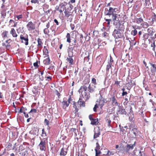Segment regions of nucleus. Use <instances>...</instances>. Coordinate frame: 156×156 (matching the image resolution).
I'll use <instances>...</instances> for the list:
<instances>
[{
	"label": "nucleus",
	"instance_id": "30",
	"mask_svg": "<svg viewBox=\"0 0 156 156\" xmlns=\"http://www.w3.org/2000/svg\"><path fill=\"white\" fill-rule=\"evenodd\" d=\"M133 28L134 29H135L134 27H133ZM137 31L136 29H134V30L131 31V34L132 35L135 36L137 34Z\"/></svg>",
	"mask_w": 156,
	"mask_h": 156
},
{
	"label": "nucleus",
	"instance_id": "62",
	"mask_svg": "<svg viewBox=\"0 0 156 156\" xmlns=\"http://www.w3.org/2000/svg\"><path fill=\"white\" fill-rule=\"evenodd\" d=\"M89 118L91 121L93 119H94L93 118V115H90L89 116Z\"/></svg>",
	"mask_w": 156,
	"mask_h": 156
},
{
	"label": "nucleus",
	"instance_id": "60",
	"mask_svg": "<svg viewBox=\"0 0 156 156\" xmlns=\"http://www.w3.org/2000/svg\"><path fill=\"white\" fill-rule=\"evenodd\" d=\"M24 149L23 147V145H20L19 147V150H20L21 151L23 150Z\"/></svg>",
	"mask_w": 156,
	"mask_h": 156
},
{
	"label": "nucleus",
	"instance_id": "5",
	"mask_svg": "<svg viewBox=\"0 0 156 156\" xmlns=\"http://www.w3.org/2000/svg\"><path fill=\"white\" fill-rule=\"evenodd\" d=\"M118 108L117 110V114L120 115H126V112L125 109L124 108L123 106H121V104L118 106Z\"/></svg>",
	"mask_w": 156,
	"mask_h": 156
},
{
	"label": "nucleus",
	"instance_id": "8",
	"mask_svg": "<svg viewBox=\"0 0 156 156\" xmlns=\"http://www.w3.org/2000/svg\"><path fill=\"white\" fill-rule=\"evenodd\" d=\"M87 92L89 93H92L94 92L95 91V89L96 88V87L94 85L89 84L88 86L87 87Z\"/></svg>",
	"mask_w": 156,
	"mask_h": 156
},
{
	"label": "nucleus",
	"instance_id": "18",
	"mask_svg": "<svg viewBox=\"0 0 156 156\" xmlns=\"http://www.w3.org/2000/svg\"><path fill=\"white\" fill-rule=\"evenodd\" d=\"M116 9L115 8L113 9V8L111 7H110L109 8L108 11L109 12L110 16L113 15V14H115L116 13L115 9Z\"/></svg>",
	"mask_w": 156,
	"mask_h": 156
},
{
	"label": "nucleus",
	"instance_id": "13",
	"mask_svg": "<svg viewBox=\"0 0 156 156\" xmlns=\"http://www.w3.org/2000/svg\"><path fill=\"white\" fill-rule=\"evenodd\" d=\"M126 84L128 86L127 88L129 90H130L133 85H135V81H133L132 80H130L129 81V82Z\"/></svg>",
	"mask_w": 156,
	"mask_h": 156
},
{
	"label": "nucleus",
	"instance_id": "25",
	"mask_svg": "<svg viewBox=\"0 0 156 156\" xmlns=\"http://www.w3.org/2000/svg\"><path fill=\"white\" fill-rule=\"evenodd\" d=\"M6 9H3L1 11V14L2 16L3 17V18H5L6 16Z\"/></svg>",
	"mask_w": 156,
	"mask_h": 156
},
{
	"label": "nucleus",
	"instance_id": "49",
	"mask_svg": "<svg viewBox=\"0 0 156 156\" xmlns=\"http://www.w3.org/2000/svg\"><path fill=\"white\" fill-rule=\"evenodd\" d=\"M150 3V0H145V4L146 6H149Z\"/></svg>",
	"mask_w": 156,
	"mask_h": 156
},
{
	"label": "nucleus",
	"instance_id": "48",
	"mask_svg": "<svg viewBox=\"0 0 156 156\" xmlns=\"http://www.w3.org/2000/svg\"><path fill=\"white\" fill-rule=\"evenodd\" d=\"M71 131L73 132L75 134V135L76 136L77 135L76 134V130L75 128H71Z\"/></svg>",
	"mask_w": 156,
	"mask_h": 156
},
{
	"label": "nucleus",
	"instance_id": "52",
	"mask_svg": "<svg viewBox=\"0 0 156 156\" xmlns=\"http://www.w3.org/2000/svg\"><path fill=\"white\" fill-rule=\"evenodd\" d=\"M32 112H33L34 113H36L37 112V110L34 108L32 109L29 112V113H31Z\"/></svg>",
	"mask_w": 156,
	"mask_h": 156
},
{
	"label": "nucleus",
	"instance_id": "7",
	"mask_svg": "<svg viewBox=\"0 0 156 156\" xmlns=\"http://www.w3.org/2000/svg\"><path fill=\"white\" fill-rule=\"evenodd\" d=\"M105 89L104 88L102 89L100 91V97L99 98L100 104L101 105H103L104 103L105 102L106 100L102 96L101 94H102L105 91Z\"/></svg>",
	"mask_w": 156,
	"mask_h": 156
},
{
	"label": "nucleus",
	"instance_id": "41",
	"mask_svg": "<svg viewBox=\"0 0 156 156\" xmlns=\"http://www.w3.org/2000/svg\"><path fill=\"white\" fill-rule=\"evenodd\" d=\"M48 7L49 6L48 5L46 4H44L43 6V9L44 11V10H46L48 8Z\"/></svg>",
	"mask_w": 156,
	"mask_h": 156
},
{
	"label": "nucleus",
	"instance_id": "46",
	"mask_svg": "<svg viewBox=\"0 0 156 156\" xmlns=\"http://www.w3.org/2000/svg\"><path fill=\"white\" fill-rule=\"evenodd\" d=\"M105 20L106 22H107V24L108 25H109L110 24V22L112 21V20L111 19H106L105 18Z\"/></svg>",
	"mask_w": 156,
	"mask_h": 156
},
{
	"label": "nucleus",
	"instance_id": "39",
	"mask_svg": "<svg viewBox=\"0 0 156 156\" xmlns=\"http://www.w3.org/2000/svg\"><path fill=\"white\" fill-rule=\"evenodd\" d=\"M106 121L107 123H108V126L109 127H110V124L111 122V120L109 119H107Z\"/></svg>",
	"mask_w": 156,
	"mask_h": 156
},
{
	"label": "nucleus",
	"instance_id": "31",
	"mask_svg": "<svg viewBox=\"0 0 156 156\" xmlns=\"http://www.w3.org/2000/svg\"><path fill=\"white\" fill-rule=\"evenodd\" d=\"M8 33V31H5L2 34V35L3 37L5 38L7 37V34Z\"/></svg>",
	"mask_w": 156,
	"mask_h": 156
},
{
	"label": "nucleus",
	"instance_id": "16",
	"mask_svg": "<svg viewBox=\"0 0 156 156\" xmlns=\"http://www.w3.org/2000/svg\"><path fill=\"white\" fill-rule=\"evenodd\" d=\"M62 105L63 108L65 109L69 106V102H68L67 101H65L64 99L63 101L62 102Z\"/></svg>",
	"mask_w": 156,
	"mask_h": 156
},
{
	"label": "nucleus",
	"instance_id": "19",
	"mask_svg": "<svg viewBox=\"0 0 156 156\" xmlns=\"http://www.w3.org/2000/svg\"><path fill=\"white\" fill-rule=\"evenodd\" d=\"M10 33L11 34L13 37H17V34L16 33V31L13 28L11 29V30L10 32Z\"/></svg>",
	"mask_w": 156,
	"mask_h": 156
},
{
	"label": "nucleus",
	"instance_id": "38",
	"mask_svg": "<svg viewBox=\"0 0 156 156\" xmlns=\"http://www.w3.org/2000/svg\"><path fill=\"white\" fill-rule=\"evenodd\" d=\"M64 12L67 18L69 17L71 15L70 14H69V12L66 11V10Z\"/></svg>",
	"mask_w": 156,
	"mask_h": 156
},
{
	"label": "nucleus",
	"instance_id": "6",
	"mask_svg": "<svg viewBox=\"0 0 156 156\" xmlns=\"http://www.w3.org/2000/svg\"><path fill=\"white\" fill-rule=\"evenodd\" d=\"M118 15L116 13L112 15V20L113 22V24L114 26L121 24L120 21L119 20H116Z\"/></svg>",
	"mask_w": 156,
	"mask_h": 156
},
{
	"label": "nucleus",
	"instance_id": "3",
	"mask_svg": "<svg viewBox=\"0 0 156 156\" xmlns=\"http://www.w3.org/2000/svg\"><path fill=\"white\" fill-rule=\"evenodd\" d=\"M20 38L22 43L25 44L26 45H27L28 44L29 39L27 35H23L21 34L20 35Z\"/></svg>",
	"mask_w": 156,
	"mask_h": 156
},
{
	"label": "nucleus",
	"instance_id": "56",
	"mask_svg": "<svg viewBox=\"0 0 156 156\" xmlns=\"http://www.w3.org/2000/svg\"><path fill=\"white\" fill-rule=\"evenodd\" d=\"M42 136H45L46 135V133L44 131V129H42Z\"/></svg>",
	"mask_w": 156,
	"mask_h": 156
},
{
	"label": "nucleus",
	"instance_id": "40",
	"mask_svg": "<svg viewBox=\"0 0 156 156\" xmlns=\"http://www.w3.org/2000/svg\"><path fill=\"white\" fill-rule=\"evenodd\" d=\"M44 33L45 34H48L49 33V31L48 28H45L44 30Z\"/></svg>",
	"mask_w": 156,
	"mask_h": 156
},
{
	"label": "nucleus",
	"instance_id": "4",
	"mask_svg": "<svg viewBox=\"0 0 156 156\" xmlns=\"http://www.w3.org/2000/svg\"><path fill=\"white\" fill-rule=\"evenodd\" d=\"M129 128L131 133H133L134 134L133 137L136 138L138 132L137 126L135 125L131 124L130 126H129Z\"/></svg>",
	"mask_w": 156,
	"mask_h": 156
},
{
	"label": "nucleus",
	"instance_id": "21",
	"mask_svg": "<svg viewBox=\"0 0 156 156\" xmlns=\"http://www.w3.org/2000/svg\"><path fill=\"white\" fill-rule=\"evenodd\" d=\"M50 59L49 57L44 59L43 61V62L44 65H48L50 64Z\"/></svg>",
	"mask_w": 156,
	"mask_h": 156
},
{
	"label": "nucleus",
	"instance_id": "57",
	"mask_svg": "<svg viewBox=\"0 0 156 156\" xmlns=\"http://www.w3.org/2000/svg\"><path fill=\"white\" fill-rule=\"evenodd\" d=\"M70 26L72 30H73L74 29L75 27L74 24L73 23H71L70 24Z\"/></svg>",
	"mask_w": 156,
	"mask_h": 156
},
{
	"label": "nucleus",
	"instance_id": "43",
	"mask_svg": "<svg viewBox=\"0 0 156 156\" xmlns=\"http://www.w3.org/2000/svg\"><path fill=\"white\" fill-rule=\"evenodd\" d=\"M95 151L96 153L95 156H98L101 153V152L100 150H95Z\"/></svg>",
	"mask_w": 156,
	"mask_h": 156
},
{
	"label": "nucleus",
	"instance_id": "28",
	"mask_svg": "<svg viewBox=\"0 0 156 156\" xmlns=\"http://www.w3.org/2000/svg\"><path fill=\"white\" fill-rule=\"evenodd\" d=\"M147 32L149 34V35L152 36L153 34V31L151 28H149L147 29Z\"/></svg>",
	"mask_w": 156,
	"mask_h": 156
},
{
	"label": "nucleus",
	"instance_id": "42",
	"mask_svg": "<svg viewBox=\"0 0 156 156\" xmlns=\"http://www.w3.org/2000/svg\"><path fill=\"white\" fill-rule=\"evenodd\" d=\"M153 18H152V21L153 22H156V15L154 13H153Z\"/></svg>",
	"mask_w": 156,
	"mask_h": 156
},
{
	"label": "nucleus",
	"instance_id": "50",
	"mask_svg": "<svg viewBox=\"0 0 156 156\" xmlns=\"http://www.w3.org/2000/svg\"><path fill=\"white\" fill-rule=\"evenodd\" d=\"M44 122L46 124V125L49 126V122L48 119H45L44 121Z\"/></svg>",
	"mask_w": 156,
	"mask_h": 156
},
{
	"label": "nucleus",
	"instance_id": "53",
	"mask_svg": "<svg viewBox=\"0 0 156 156\" xmlns=\"http://www.w3.org/2000/svg\"><path fill=\"white\" fill-rule=\"evenodd\" d=\"M105 15L109 16V17L110 16V14L109 12L108 11V10L107 9L106 11H105Z\"/></svg>",
	"mask_w": 156,
	"mask_h": 156
},
{
	"label": "nucleus",
	"instance_id": "22",
	"mask_svg": "<svg viewBox=\"0 0 156 156\" xmlns=\"http://www.w3.org/2000/svg\"><path fill=\"white\" fill-rule=\"evenodd\" d=\"M67 4V3L66 2H63L61 3L59 5L61 9H62L63 10H64L66 9L65 6Z\"/></svg>",
	"mask_w": 156,
	"mask_h": 156
},
{
	"label": "nucleus",
	"instance_id": "12",
	"mask_svg": "<svg viewBox=\"0 0 156 156\" xmlns=\"http://www.w3.org/2000/svg\"><path fill=\"white\" fill-rule=\"evenodd\" d=\"M111 100L113 106H118L120 105V104L117 102V100L114 96H113L111 98Z\"/></svg>",
	"mask_w": 156,
	"mask_h": 156
},
{
	"label": "nucleus",
	"instance_id": "1",
	"mask_svg": "<svg viewBox=\"0 0 156 156\" xmlns=\"http://www.w3.org/2000/svg\"><path fill=\"white\" fill-rule=\"evenodd\" d=\"M80 94V98L77 103L80 106H84L85 101L88 99L90 98L89 93L87 92V88L85 85L81 86L79 90Z\"/></svg>",
	"mask_w": 156,
	"mask_h": 156
},
{
	"label": "nucleus",
	"instance_id": "2",
	"mask_svg": "<svg viewBox=\"0 0 156 156\" xmlns=\"http://www.w3.org/2000/svg\"><path fill=\"white\" fill-rule=\"evenodd\" d=\"M115 29L113 32L112 36L115 39L122 38L123 37L122 33L124 28L121 24L115 25Z\"/></svg>",
	"mask_w": 156,
	"mask_h": 156
},
{
	"label": "nucleus",
	"instance_id": "17",
	"mask_svg": "<svg viewBox=\"0 0 156 156\" xmlns=\"http://www.w3.org/2000/svg\"><path fill=\"white\" fill-rule=\"evenodd\" d=\"M67 149L66 148H62L61 150V151L60 153V155L61 156H65L67 154Z\"/></svg>",
	"mask_w": 156,
	"mask_h": 156
},
{
	"label": "nucleus",
	"instance_id": "35",
	"mask_svg": "<svg viewBox=\"0 0 156 156\" xmlns=\"http://www.w3.org/2000/svg\"><path fill=\"white\" fill-rule=\"evenodd\" d=\"M73 108H75V110L74 112H75V113H76L77 112H78V109L77 108L76 106V103L74 101L73 102Z\"/></svg>",
	"mask_w": 156,
	"mask_h": 156
},
{
	"label": "nucleus",
	"instance_id": "14",
	"mask_svg": "<svg viewBox=\"0 0 156 156\" xmlns=\"http://www.w3.org/2000/svg\"><path fill=\"white\" fill-rule=\"evenodd\" d=\"M100 131L99 128L94 129V138L95 139L98 137L100 135Z\"/></svg>",
	"mask_w": 156,
	"mask_h": 156
},
{
	"label": "nucleus",
	"instance_id": "44",
	"mask_svg": "<svg viewBox=\"0 0 156 156\" xmlns=\"http://www.w3.org/2000/svg\"><path fill=\"white\" fill-rule=\"evenodd\" d=\"M12 144L11 143H9L7 146V148L9 150L11 149L12 147Z\"/></svg>",
	"mask_w": 156,
	"mask_h": 156
},
{
	"label": "nucleus",
	"instance_id": "26",
	"mask_svg": "<svg viewBox=\"0 0 156 156\" xmlns=\"http://www.w3.org/2000/svg\"><path fill=\"white\" fill-rule=\"evenodd\" d=\"M43 54L44 55H45L44 57H49L48 54V49L46 48L43 50Z\"/></svg>",
	"mask_w": 156,
	"mask_h": 156
},
{
	"label": "nucleus",
	"instance_id": "58",
	"mask_svg": "<svg viewBox=\"0 0 156 156\" xmlns=\"http://www.w3.org/2000/svg\"><path fill=\"white\" fill-rule=\"evenodd\" d=\"M34 67L37 68L38 67V61H37L36 62L34 63Z\"/></svg>",
	"mask_w": 156,
	"mask_h": 156
},
{
	"label": "nucleus",
	"instance_id": "64",
	"mask_svg": "<svg viewBox=\"0 0 156 156\" xmlns=\"http://www.w3.org/2000/svg\"><path fill=\"white\" fill-rule=\"evenodd\" d=\"M127 94V93L126 91L122 92V96H124L125 95H126Z\"/></svg>",
	"mask_w": 156,
	"mask_h": 156
},
{
	"label": "nucleus",
	"instance_id": "15",
	"mask_svg": "<svg viewBox=\"0 0 156 156\" xmlns=\"http://www.w3.org/2000/svg\"><path fill=\"white\" fill-rule=\"evenodd\" d=\"M68 56L69 58H67L66 60H67V62H69V63H70V65H72L73 64V59L72 58L73 56L72 53L71 55H70V54L69 53Z\"/></svg>",
	"mask_w": 156,
	"mask_h": 156
},
{
	"label": "nucleus",
	"instance_id": "37",
	"mask_svg": "<svg viewBox=\"0 0 156 156\" xmlns=\"http://www.w3.org/2000/svg\"><path fill=\"white\" fill-rule=\"evenodd\" d=\"M148 26V24L146 22L144 23L142 25V27L144 28H147Z\"/></svg>",
	"mask_w": 156,
	"mask_h": 156
},
{
	"label": "nucleus",
	"instance_id": "32",
	"mask_svg": "<svg viewBox=\"0 0 156 156\" xmlns=\"http://www.w3.org/2000/svg\"><path fill=\"white\" fill-rule=\"evenodd\" d=\"M150 65L152 67V69L154 72H156V65L152 63H149Z\"/></svg>",
	"mask_w": 156,
	"mask_h": 156
},
{
	"label": "nucleus",
	"instance_id": "61",
	"mask_svg": "<svg viewBox=\"0 0 156 156\" xmlns=\"http://www.w3.org/2000/svg\"><path fill=\"white\" fill-rule=\"evenodd\" d=\"M138 152L137 150H136L135 149L133 151V155H136V152Z\"/></svg>",
	"mask_w": 156,
	"mask_h": 156
},
{
	"label": "nucleus",
	"instance_id": "20",
	"mask_svg": "<svg viewBox=\"0 0 156 156\" xmlns=\"http://www.w3.org/2000/svg\"><path fill=\"white\" fill-rule=\"evenodd\" d=\"M37 41L38 42V44L37 45V47L39 48L42 47L43 44L41 39L39 38L37 39Z\"/></svg>",
	"mask_w": 156,
	"mask_h": 156
},
{
	"label": "nucleus",
	"instance_id": "59",
	"mask_svg": "<svg viewBox=\"0 0 156 156\" xmlns=\"http://www.w3.org/2000/svg\"><path fill=\"white\" fill-rule=\"evenodd\" d=\"M23 108H22V107L20 108L19 111H18V112L19 113H24L23 111Z\"/></svg>",
	"mask_w": 156,
	"mask_h": 156
},
{
	"label": "nucleus",
	"instance_id": "36",
	"mask_svg": "<svg viewBox=\"0 0 156 156\" xmlns=\"http://www.w3.org/2000/svg\"><path fill=\"white\" fill-rule=\"evenodd\" d=\"M101 148V147L99 145L98 143L97 142L96 143V147L95 149V150H100Z\"/></svg>",
	"mask_w": 156,
	"mask_h": 156
},
{
	"label": "nucleus",
	"instance_id": "23",
	"mask_svg": "<svg viewBox=\"0 0 156 156\" xmlns=\"http://www.w3.org/2000/svg\"><path fill=\"white\" fill-rule=\"evenodd\" d=\"M98 119H94L91 121V124L93 125H96L98 124Z\"/></svg>",
	"mask_w": 156,
	"mask_h": 156
},
{
	"label": "nucleus",
	"instance_id": "34",
	"mask_svg": "<svg viewBox=\"0 0 156 156\" xmlns=\"http://www.w3.org/2000/svg\"><path fill=\"white\" fill-rule=\"evenodd\" d=\"M136 22L137 23H140L143 21V19L141 18H137L136 19Z\"/></svg>",
	"mask_w": 156,
	"mask_h": 156
},
{
	"label": "nucleus",
	"instance_id": "9",
	"mask_svg": "<svg viewBox=\"0 0 156 156\" xmlns=\"http://www.w3.org/2000/svg\"><path fill=\"white\" fill-rule=\"evenodd\" d=\"M136 142H135L133 144H127L125 150L126 152H128L129 150H133L135 146Z\"/></svg>",
	"mask_w": 156,
	"mask_h": 156
},
{
	"label": "nucleus",
	"instance_id": "27",
	"mask_svg": "<svg viewBox=\"0 0 156 156\" xmlns=\"http://www.w3.org/2000/svg\"><path fill=\"white\" fill-rule=\"evenodd\" d=\"M66 37L67 38V42L69 43H70V35L69 33H67Z\"/></svg>",
	"mask_w": 156,
	"mask_h": 156
},
{
	"label": "nucleus",
	"instance_id": "55",
	"mask_svg": "<svg viewBox=\"0 0 156 156\" xmlns=\"http://www.w3.org/2000/svg\"><path fill=\"white\" fill-rule=\"evenodd\" d=\"M54 66L52 64H51L48 69L49 70H53L54 68Z\"/></svg>",
	"mask_w": 156,
	"mask_h": 156
},
{
	"label": "nucleus",
	"instance_id": "51",
	"mask_svg": "<svg viewBox=\"0 0 156 156\" xmlns=\"http://www.w3.org/2000/svg\"><path fill=\"white\" fill-rule=\"evenodd\" d=\"M91 82L92 83L96 84V79L94 78H93L91 80Z\"/></svg>",
	"mask_w": 156,
	"mask_h": 156
},
{
	"label": "nucleus",
	"instance_id": "11",
	"mask_svg": "<svg viewBox=\"0 0 156 156\" xmlns=\"http://www.w3.org/2000/svg\"><path fill=\"white\" fill-rule=\"evenodd\" d=\"M45 141L43 140H41V142L39 145L41 151H45Z\"/></svg>",
	"mask_w": 156,
	"mask_h": 156
},
{
	"label": "nucleus",
	"instance_id": "29",
	"mask_svg": "<svg viewBox=\"0 0 156 156\" xmlns=\"http://www.w3.org/2000/svg\"><path fill=\"white\" fill-rule=\"evenodd\" d=\"M112 66V64L111 63H108V64L106 66V71L108 72L109 71V69L111 68Z\"/></svg>",
	"mask_w": 156,
	"mask_h": 156
},
{
	"label": "nucleus",
	"instance_id": "10",
	"mask_svg": "<svg viewBox=\"0 0 156 156\" xmlns=\"http://www.w3.org/2000/svg\"><path fill=\"white\" fill-rule=\"evenodd\" d=\"M27 27L29 31L33 30L35 29V26L31 21L28 22L27 25Z\"/></svg>",
	"mask_w": 156,
	"mask_h": 156
},
{
	"label": "nucleus",
	"instance_id": "47",
	"mask_svg": "<svg viewBox=\"0 0 156 156\" xmlns=\"http://www.w3.org/2000/svg\"><path fill=\"white\" fill-rule=\"evenodd\" d=\"M31 2L32 3L34 4H39V0H31Z\"/></svg>",
	"mask_w": 156,
	"mask_h": 156
},
{
	"label": "nucleus",
	"instance_id": "24",
	"mask_svg": "<svg viewBox=\"0 0 156 156\" xmlns=\"http://www.w3.org/2000/svg\"><path fill=\"white\" fill-rule=\"evenodd\" d=\"M98 105H101V106H103V105H101V104H100V102L99 101H97V103H96V104L95 105H94V108H93V110L94 112H96V111H97V108L98 107Z\"/></svg>",
	"mask_w": 156,
	"mask_h": 156
},
{
	"label": "nucleus",
	"instance_id": "45",
	"mask_svg": "<svg viewBox=\"0 0 156 156\" xmlns=\"http://www.w3.org/2000/svg\"><path fill=\"white\" fill-rule=\"evenodd\" d=\"M16 17L17 18V20H18L20 19H21L23 18V15L22 14H20L19 15H17Z\"/></svg>",
	"mask_w": 156,
	"mask_h": 156
},
{
	"label": "nucleus",
	"instance_id": "33",
	"mask_svg": "<svg viewBox=\"0 0 156 156\" xmlns=\"http://www.w3.org/2000/svg\"><path fill=\"white\" fill-rule=\"evenodd\" d=\"M139 154H138V156H146L145 154V153L144 151H139Z\"/></svg>",
	"mask_w": 156,
	"mask_h": 156
},
{
	"label": "nucleus",
	"instance_id": "54",
	"mask_svg": "<svg viewBox=\"0 0 156 156\" xmlns=\"http://www.w3.org/2000/svg\"><path fill=\"white\" fill-rule=\"evenodd\" d=\"M102 35L105 37H107L108 36V34L106 32H104L102 34Z\"/></svg>",
	"mask_w": 156,
	"mask_h": 156
},
{
	"label": "nucleus",
	"instance_id": "63",
	"mask_svg": "<svg viewBox=\"0 0 156 156\" xmlns=\"http://www.w3.org/2000/svg\"><path fill=\"white\" fill-rule=\"evenodd\" d=\"M23 114L24 115V116L26 118H28L29 117V115L28 114L26 113L25 112H24Z\"/></svg>",
	"mask_w": 156,
	"mask_h": 156
}]
</instances>
